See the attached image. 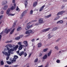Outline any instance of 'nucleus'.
Masks as SVG:
<instances>
[{
  "label": "nucleus",
  "instance_id": "obj_58",
  "mask_svg": "<svg viewBox=\"0 0 67 67\" xmlns=\"http://www.w3.org/2000/svg\"><path fill=\"white\" fill-rule=\"evenodd\" d=\"M31 53H30L29 55V57H31Z\"/></svg>",
  "mask_w": 67,
  "mask_h": 67
},
{
  "label": "nucleus",
  "instance_id": "obj_13",
  "mask_svg": "<svg viewBox=\"0 0 67 67\" xmlns=\"http://www.w3.org/2000/svg\"><path fill=\"white\" fill-rule=\"evenodd\" d=\"M47 58V55L46 54H45V55L42 57V58L43 59H46Z\"/></svg>",
  "mask_w": 67,
  "mask_h": 67
},
{
  "label": "nucleus",
  "instance_id": "obj_10",
  "mask_svg": "<svg viewBox=\"0 0 67 67\" xmlns=\"http://www.w3.org/2000/svg\"><path fill=\"white\" fill-rule=\"evenodd\" d=\"M7 3H8L7 1H4L2 2V4H3V5H5V4H7Z\"/></svg>",
  "mask_w": 67,
  "mask_h": 67
},
{
  "label": "nucleus",
  "instance_id": "obj_8",
  "mask_svg": "<svg viewBox=\"0 0 67 67\" xmlns=\"http://www.w3.org/2000/svg\"><path fill=\"white\" fill-rule=\"evenodd\" d=\"M10 9L8 8V9H7V11H6V14L7 15H8V16H9V15H10Z\"/></svg>",
  "mask_w": 67,
  "mask_h": 67
},
{
  "label": "nucleus",
  "instance_id": "obj_17",
  "mask_svg": "<svg viewBox=\"0 0 67 67\" xmlns=\"http://www.w3.org/2000/svg\"><path fill=\"white\" fill-rule=\"evenodd\" d=\"M42 46V44L41 43H39L38 44V47L40 48V47H41Z\"/></svg>",
  "mask_w": 67,
  "mask_h": 67
},
{
  "label": "nucleus",
  "instance_id": "obj_5",
  "mask_svg": "<svg viewBox=\"0 0 67 67\" xmlns=\"http://www.w3.org/2000/svg\"><path fill=\"white\" fill-rule=\"evenodd\" d=\"M32 32H33L32 30H29L27 31H26L25 34H30L31 33H32Z\"/></svg>",
  "mask_w": 67,
  "mask_h": 67
},
{
  "label": "nucleus",
  "instance_id": "obj_38",
  "mask_svg": "<svg viewBox=\"0 0 67 67\" xmlns=\"http://www.w3.org/2000/svg\"><path fill=\"white\" fill-rule=\"evenodd\" d=\"M15 15V14H12L11 13H10L9 15V16H14Z\"/></svg>",
  "mask_w": 67,
  "mask_h": 67
},
{
  "label": "nucleus",
  "instance_id": "obj_16",
  "mask_svg": "<svg viewBox=\"0 0 67 67\" xmlns=\"http://www.w3.org/2000/svg\"><path fill=\"white\" fill-rule=\"evenodd\" d=\"M45 7V5H43L40 8L39 10V11L40 12L41 11H42V10H43V9H44V8Z\"/></svg>",
  "mask_w": 67,
  "mask_h": 67
},
{
  "label": "nucleus",
  "instance_id": "obj_40",
  "mask_svg": "<svg viewBox=\"0 0 67 67\" xmlns=\"http://www.w3.org/2000/svg\"><path fill=\"white\" fill-rule=\"evenodd\" d=\"M4 13V11H3V10H1V11L0 13L1 14H3Z\"/></svg>",
  "mask_w": 67,
  "mask_h": 67
},
{
  "label": "nucleus",
  "instance_id": "obj_36",
  "mask_svg": "<svg viewBox=\"0 0 67 67\" xmlns=\"http://www.w3.org/2000/svg\"><path fill=\"white\" fill-rule=\"evenodd\" d=\"M16 11H18V12H20V10L19 8L18 7H17V8L16 9Z\"/></svg>",
  "mask_w": 67,
  "mask_h": 67
},
{
  "label": "nucleus",
  "instance_id": "obj_25",
  "mask_svg": "<svg viewBox=\"0 0 67 67\" xmlns=\"http://www.w3.org/2000/svg\"><path fill=\"white\" fill-rule=\"evenodd\" d=\"M51 14H50L49 15H48L47 16H45L44 17L45 18H49V17H51Z\"/></svg>",
  "mask_w": 67,
  "mask_h": 67
},
{
  "label": "nucleus",
  "instance_id": "obj_33",
  "mask_svg": "<svg viewBox=\"0 0 67 67\" xmlns=\"http://www.w3.org/2000/svg\"><path fill=\"white\" fill-rule=\"evenodd\" d=\"M26 12H27V11L26 10H25L24 12H23L22 14L24 15H25V14L26 13Z\"/></svg>",
  "mask_w": 67,
  "mask_h": 67
},
{
  "label": "nucleus",
  "instance_id": "obj_60",
  "mask_svg": "<svg viewBox=\"0 0 67 67\" xmlns=\"http://www.w3.org/2000/svg\"><path fill=\"white\" fill-rule=\"evenodd\" d=\"M23 35H20V37H23Z\"/></svg>",
  "mask_w": 67,
  "mask_h": 67
},
{
  "label": "nucleus",
  "instance_id": "obj_59",
  "mask_svg": "<svg viewBox=\"0 0 67 67\" xmlns=\"http://www.w3.org/2000/svg\"><path fill=\"white\" fill-rule=\"evenodd\" d=\"M63 1H64V2H67V0H63Z\"/></svg>",
  "mask_w": 67,
  "mask_h": 67
},
{
  "label": "nucleus",
  "instance_id": "obj_39",
  "mask_svg": "<svg viewBox=\"0 0 67 67\" xmlns=\"http://www.w3.org/2000/svg\"><path fill=\"white\" fill-rule=\"evenodd\" d=\"M20 37H16L15 38V40H20Z\"/></svg>",
  "mask_w": 67,
  "mask_h": 67
},
{
  "label": "nucleus",
  "instance_id": "obj_46",
  "mask_svg": "<svg viewBox=\"0 0 67 67\" xmlns=\"http://www.w3.org/2000/svg\"><path fill=\"white\" fill-rule=\"evenodd\" d=\"M1 65H3L4 64V63H3V61H2L1 62Z\"/></svg>",
  "mask_w": 67,
  "mask_h": 67
},
{
  "label": "nucleus",
  "instance_id": "obj_1",
  "mask_svg": "<svg viewBox=\"0 0 67 67\" xmlns=\"http://www.w3.org/2000/svg\"><path fill=\"white\" fill-rule=\"evenodd\" d=\"M13 48L10 49V50H9L8 52H7L8 50L7 49H4V51L2 52V53L3 55H5L6 56H9L10 55V54H13V53L12 52L14 51H16V49L19 47V45H17L16 46L15 45H13Z\"/></svg>",
  "mask_w": 67,
  "mask_h": 67
},
{
  "label": "nucleus",
  "instance_id": "obj_31",
  "mask_svg": "<svg viewBox=\"0 0 67 67\" xmlns=\"http://www.w3.org/2000/svg\"><path fill=\"white\" fill-rule=\"evenodd\" d=\"M33 10L32 9L30 11V14H31V15L32 14H33Z\"/></svg>",
  "mask_w": 67,
  "mask_h": 67
},
{
  "label": "nucleus",
  "instance_id": "obj_56",
  "mask_svg": "<svg viewBox=\"0 0 67 67\" xmlns=\"http://www.w3.org/2000/svg\"><path fill=\"white\" fill-rule=\"evenodd\" d=\"M13 3H15V0H13Z\"/></svg>",
  "mask_w": 67,
  "mask_h": 67
},
{
  "label": "nucleus",
  "instance_id": "obj_3",
  "mask_svg": "<svg viewBox=\"0 0 67 67\" xmlns=\"http://www.w3.org/2000/svg\"><path fill=\"white\" fill-rule=\"evenodd\" d=\"M33 26V25H32L30 26H28L27 27H26L25 28L26 30H28L30 29V28H31Z\"/></svg>",
  "mask_w": 67,
  "mask_h": 67
},
{
  "label": "nucleus",
  "instance_id": "obj_28",
  "mask_svg": "<svg viewBox=\"0 0 67 67\" xmlns=\"http://www.w3.org/2000/svg\"><path fill=\"white\" fill-rule=\"evenodd\" d=\"M8 45L9 46V48H13V45L12 46V45L11 44H8Z\"/></svg>",
  "mask_w": 67,
  "mask_h": 67
},
{
  "label": "nucleus",
  "instance_id": "obj_34",
  "mask_svg": "<svg viewBox=\"0 0 67 67\" xmlns=\"http://www.w3.org/2000/svg\"><path fill=\"white\" fill-rule=\"evenodd\" d=\"M3 31L0 34V42L1 41V37H2V36L1 34H3Z\"/></svg>",
  "mask_w": 67,
  "mask_h": 67
},
{
  "label": "nucleus",
  "instance_id": "obj_27",
  "mask_svg": "<svg viewBox=\"0 0 67 67\" xmlns=\"http://www.w3.org/2000/svg\"><path fill=\"white\" fill-rule=\"evenodd\" d=\"M22 29V28L21 27H18L17 28V31H20Z\"/></svg>",
  "mask_w": 67,
  "mask_h": 67
},
{
  "label": "nucleus",
  "instance_id": "obj_50",
  "mask_svg": "<svg viewBox=\"0 0 67 67\" xmlns=\"http://www.w3.org/2000/svg\"><path fill=\"white\" fill-rule=\"evenodd\" d=\"M55 49H57V50H58V47H57V46L55 47Z\"/></svg>",
  "mask_w": 67,
  "mask_h": 67
},
{
  "label": "nucleus",
  "instance_id": "obj_48",
  "mask_svg": "<svg viewBox=\"0 0 67 67\" xmlns=\"http://www.w3.org/2000/svg\"><path fill=\"white\" fill-rule=\"evenodd\" d=\"M11 42H12V41H7V43H11Z\"/></svg>",
  "mask_w": 67,
  "mask_h": 67
},
{
  "label": "nucleus",
  "instance_id": "obj_12",
  "mask_svg": "<svg viewBox=\"0 0 67 67\" xmlns=\"http://www.w3.org/2000/svg\"><path fill=\"white\" fill-rule=\"evenodd\" d=\"M25 46H19V47L18 48V49L19 51H20L22 49V48L23 47H24Z\"/></svg>",
  "mask_w": 67,
  "mask_h": 67
},
{
  "label": "nucleus",
  "instance_id": "obj_51",
  "mask_svg": "<svg viewBox=\"0 0 67 67\" xmlns=\"http://www.w3.org/2000/svg\"><path fill=\"white\" fill-rule=\"evenodd\" d=\"M42 55V53H40L39 54V57H41V56Z\"/></svg>",
  "mask_w": 67,
  "mask_h": 67
},
{
  "label": "nucleus",
  "instance_id": "obj_22",
  "mask_svg": "<svg viewBox=\"0 0 67 67\" xmlns=\"http://www.w3.org/2000/svg\"><path fill=\"white\" fill-rule=\"evenodd\" d=\"M27 0H26L25 1V7H27Z\"/></svg>",
  "mask_w": 67,
  "mask_h": 67
},
{
  "label": "nucleus",
  "instance_id": "obj_29",
  "mask_svg": "<svg viewBox=\"0 0 67 67\" xmlns=\"http://www.w3.org/2000/svg\"><path fill=\"white\" fill-rule=\"evenodd\" d=\"M15 30V28H14L12 30V31L10 32V34H13V33L14 32V31Z\"/></svg>",
  "mask_w": 67,
  "mask_h": 67
},
{
  "label": "nucleus",
  "instance_id": "obj_35",
  "mask_svg": "<svg viewBox=\"0 0 67 67\" xmlns=\"http://www.w3.org/2000/svg\"><path fill=\"white\" fill-rule=\"evenodd\" d=\"M59 18V16H58L54 19V20H58Z\"/></svg>",
  "mask_w": 67,
  "mask_h": 67
},
{
  "label": "nucleus",
  "instance_id": "obj_6",
  "mask_svg": "<svg viewBox=\"0 0 67 67\" xmlns=\"http://www.w3.org/2000/svg\"><path fill=\"white\" fill-rule=\"evenodd\" d=\"M8 8V5H6L4 6L2 8V9L4 10H6Z\"/></svg>",
  "mask_w": 67,
  "mask_h": 67
},
{
  "label": "nucleus",
  "instance_id": "obj_57",
  "mask_svg": "<svg viewBox=\"0 0 67 67\" xmlns=\"http://www.w3.org/2000/svg\"><path fill=\"white\" fill-rule=\"evenodd\" d=\"M34 41H35V39H33L32 40V42H34Z\"/></svg>",
  "mask_w": 67,
  "mask_h": 67
},
{
  "label": "nucleus",
  "instance_id": "obj_11",
  "mask_svg": "<svg viewBox=\"0 0 67 67\" xmlns=\"http://www.w3.org/2000/svg\"><path fill=\"white\" fill-rule=\"evenodd\" d=\"M10 31V29H8L7 30V29H6L4 30V32L6 33L7 34H8Z\"/></svg>",
  "mask_w": 67,
  "mask_h": 67
},
{
  "label": "nucleus",
  "instance_id": "obj_44",
  "mask_svg": "<svg viewBox=\"0 0 67 67\" xmlns=\"http://www.w3.org/2000/svg\"><path fill=\"white\" fill-rule=\"evenodd\" d=\"M38 60V59L37 58H36L34 60L35 63H36L37 62Z\"/></svg>",
  "mask_w": 67,
  "mask_h": 67
},
{
  "label": "nucleus",
  "instance_id": "obj_62",
  "mask_svg": "<svg viewBox=\"0 0 67 67\" xmlns=\"http://www.w3.org/2000/svg\"><path fill=\"white\" fill-rule=\"evenodd\" d=\"M18 66L17 65H14V67H16Z\"/></svg>",
  "mask_w": 67,
  "mask_h": 67
},
{
  "label": "nucleus",
  "instance_id": "obj_21",
  "mask_svg": "<svg viewBox=\"0 0 67 67\" xmlns=\"http://www.w3.org/2000/svg\"><path fill=\"white\" fill-rule=\"evenodd\" d=\"M11 7L10 9V10H14V9L15 8V7H14V6H13L12 5H11Z\"/></svg>",
  "mask_w": 67,
  "mask_h": 67
},
{
  "label": "nucleus",
  "instance_id": "obj_4",
  "mask_svg": "<svg viewBox=\"0 0 67 67\" xmlns=\"http://www.w3.org/2000/svg\"><path fill=\"white\" fill-rule=\"evenodd\" d=\"M50 29H51V28L49 27L43 30H42V31L43 32H47V31H49Z\"/></svg>",
  "mask_w": 67,
  "mask_h": 67
},
{
  "label": "nucleus",
  "instance_id": "obj_20",
  "mask_svg": "<svg viewBox=\"0 0 67 67\" xmlns=\"http://www.w3.org/2000/svg\"><path fill=\"white\" fill-rule=\"evenodd\" d=\"M16 22H17V20H15V23H14L13 24V25L12 27L13 28H14V27H15V26L16 25Z\"/></svg>",
  "mask_w": 67,
  "mask_h": 67
},
{
  "label": "nucleus",
  "instance_id": "obj_45",
  "mask_svg": "<svg viewBox=\"0 0 67 67\" xmlns=\"http://www.w3.org/2000/svg\"><path fill=\"white\" fill-rule=\"evenodd\" d=\"M24 55L25 56V57H26L27 56V54L26 52L24 53Z\"/></svg>",
  "mask_w": 67,
  "mask_h": 67
},
{
  "label": "nucleus",
  "instance_id": "obj_41",
  "mask_svg": "<svg viewBox=\"0 0 67 67\" xmlns=\"http://www.w3.org/2000/svg\"><path fill=\"white\" fill-rule=\"evenodd\" d=\"M24 16V15H23L22 14L20 16V19H22V18Z\"/></svg>",
  "mask_w": 67,
  "mask_h": 67
},
{
  "label": "nucleus",
  "instance_id": "obj_42",
  "mask_svg": "<svg viewBox=\"0 0 67 67\" xmlns=\"http://www.w3.org/2000/svg\"><path fill=\"white\" fill-rule=\"evenodd\" d=\"M60 39H61V38H59L57 40L55 41V42H59V41H60Z\"/></svg>",
  "mask_w": 67,
  "mask_h": 67
},
{
  "label": "nucleus",
  "instance_id": "obj_26",
  "mask_svg": "<svg viewBox=\"0 0 67 67\" xmlns=\"http://www.w3.org/2000/svg\"><path fill=\"white\" fill-rule=\"evenodd\" d=\"M48 38H51V37H52L53 36L51 35V34H49V35H48Z\"/></svg>",
  "mask_w": 67,
  "mask_h": 67
},
{
  "label": "nucleus",
  "instance_id": "obj_49",
  "mask_svg": "<svg viewBox=\"0 0 67 67\" xmlns=\"http://www.w3.org/2000/svg\"><path fill=\"white\" fill-rule=\"evenodd\" d=\"M40 24V23H36V24H35V25H39V24Z\"/></svg>",
  "mask_w": 67,
  "mask_h": 67
},
{
  "label": "nucleus",
  "instance_id": "obj_9",
  "mask_svg": "<svg viewBox=\"0 0 67 67\" xmlns=\"http://www.w3.org/2000/svg\"><path fill=\"white\" fill-rule=\"evenodd\" d=\"M65 11H62L60 12H59L57 14V15H60V14H63L64 13Z\"/></svg>",
  "mask_w": 67,
  "mask_h": 67
},
{
  "label": "nucleus",
  "instance_id": "obj_24",
  "mask_svg": "<svg viewBox=\"0 0 67 67\" xmlns=\"http://www.w3.org/2000/svg\"><path fill=\"white\" fill-rule=\"evenodd\" d=\"M37 2H34V4H33V6L34 7H36V5H37Z\"/></svg>",
  "mask_w": 67,
  "mask_h": 67
},
{
  "label": "nucleus",
  "instance_id": "obj_54",
  "mask_svg": "<svg viewBox=\"0 0 67 67\" xmlns=\"http://www.w3.org/2000/svg\"><path fill=\"white\" fill-rule=\"evenodd\" d=\"M7 51H9V50H10V48H9V47H7Z\"/></svg>",
  "mask_w": 67,
  "mask_h": 67
},
{
  "label": "nucleus",
  "instance_id": "obj_53",
  "mask_svg": "<svg viewBox=\"0 0 67 67\" xmlns=\"http://www.w3.org/2000/svg\"><path fill=\"white\" fill-rule=\"evenodd\" d=\"M9 56L7 57L6 58V60H8V59H9Z\"/></svg>",
  "mask_w": 67,
  "mask_h": 67
},
{
  "label": "nucleus",
  "instance_id": "obj_14",
  "mask_svg": "<svg viewBox=\"0 0 67 67\" xmlns=\"http://www.w3.org/2000/svg\"><path fill=\"white\" fill-rule=\"evenodd\" d=\"M63 22H64V21H63L60 20L57 22V24H63Z\"/></svg>",
  "mask_w": 67,
  "mask_h": 67
},
{
  "label": "nucleus",
  "instance_id": "obj_18",
  "mask_svg": "<svg viewBox=\"0 0 67 67\" xmlns=\"http://www.w3.org/2000/svg\"><path fill=\"white\" fill-rule=\"evenodd\" d=\"M51 53H52V50H51L47 54V56L48 57H49L51 55Z\"/></svg>",
  "mask_w": 67,
  "mask_h": 67
},
{
  "label": "nucleus",
  "instance_id": "obj_63",
  "mask_svg": "<svg viewBox=\"0 0 67 67\" xmlns=\"http://www.w3.org/2000/svg\"><path fill=\"white\" fill-rule=\"evenodd\" d=\"M65 8V7H64V6H63L62 7V9H63V8Z\"/></svg>",
  "mask_w": 67,
  "mask_h": 67
},
{
  "label": "nucleus",
  "instance_id": "obj_32",
  "mask_svg": "<svg viewBox=\"0 0 67 67\" xmlns=\"http://www.w3.org/2000/svg\"><path fill=\"white\" fill-rule=\"evenodd\" d=\"M24 53V52L23 51V52H21L19 54V55L20 56H21V55H23V54Z\"/></svg>",
  "mask_w": 67,
  "mask_h": 67
},
{
  "label": "nucleus",
  "instance_id": "obj_43",
  "mask_svg": "<svg viewBox=\"0 0 67 67\" xmlns=\"http://www.w3.org/2000/svg\"><path fill=\"white\" fill-rule=\"evenodd\" d=\"M3 17V15H1L0 16V20H1L2 19V18Z\"/></svg>",
  "mask_w": 67,
  "mask_h": 67
},
{
  "label": "nucleus",
  "instance_id": "obj_52",
  "mask_svg": "<svg viewBox=\"0 0 67 67\" xmlns=\"http://www.w3.org/2000/svg\"><path fill=\"white\" fill-rule=\"evenodd\" d=\"M16 53H17V54H18V55H19V54H20V53H19V51H17L16 52Z\"/></svg>",
  "mask_w": 67,
  "mask_h": 67
},
{
  "label": "nucleus",
  "instance_id": "obj_55",
  "mask_svg": "<svg viewBox=\"0 0 67 67\" xmlns=\"http://www.w3.org/2000/svg\"><path fill=\"white\" fill-rule=\"evenodd\" d=\"M14 3V7H15H15H16V4H15V3Z\"/></svg>",
  "mask_w": 67,
  "mask_h": 67
},
{
  "label": "nucleus",
  "instance_id": "obj_19",
  "mask_svg": "<svg viewBox=\"0 0 67 67\" xmlns=\"http://www.w3.org/2000/svg\"><path fill=\"white\" fill-rule=\"evenodd\" d=\"M23 43L25 44V45L27 46L28 45V43H27V41H24L23 42Z\"/></svg>",
  "mask_w": 67,
  "mask_h": 67
},
{
  "label": "nucleus",
  "instance_id": "obj_15",
  "mask_svg": "<svg viewBox=\"0 0 67 67\" xmlns=\"http://www.w3.org/2000/svg\"><path fill=\"white\" fill-rule=\"evenodd\" d=\"M10 61H12L11 62H9L8 61H7L6 62L9 65H10V64H11V63H12V60H11V59H10Z\"/></svg>",
  "mask_w": 67,
  "mask_h": 67
},
{
  "label": "nucleus",
  "instance_id": "obj_7",
  "mask_svg": "<svg viewBox=\"0 0 67 67\" xmlns=\"http://www.w3.org/2000/svg\"><path fill=\"white\" fill-rule=\"evenodd\" d=\"M39 23L40 24L43 23H44V21L42 18H40L38 20Z\"/></svg>",
  "mask_w": 67,
  "mask_h": 67
},
{
  "label": "nucleus",
  "instance_id": "obj_2",
  "mask_svg": "<svg viewBox=\"0 0 67 67\" xmlns=\"http://www.w3.org/2000/svg\"><path fill=\"white\" fill-rule=\"evenodd\" d=\"M18 58V56L17 55H14V58L13 59V60H12V63H13L16 61V59L17 58Z\"/></svg>",
  "mask_w": 67,
  "mask_h": 67
},
{
  "label": "nucleus",
  "instance_id": "obj_37",
  "mask_svg": "<svg viewBox=\"0 0 67 67\" xmlns=\"http://www.w3.org/2000/svg\"><path fill=\"white\" fill-rule=\"evenodd\" d=\"M57 29H58V28L57 27H55L52 30L53 31H55V30H57Z\"/></svg>",
  "mask_w": 67,
  "mask_h": 67
},
{
  "label": "nucleus",
  "instance_id": "obj_47",
  "mask_svg": "<svg viewBox=\"0 0 67 67\" xmlns=\"http://www.w3.org/2000/svg\"><path fill=\"white\" fill-rule=\"evenodd\" d=\"M56 62L57 63H60V60H57L56 61Z\"/></svg>",
  "mask_w": 67,
  "mask_h": 67
},
{
  "label": "nucleus",
  "instance_id": "obj_64",
  "mask_svg": "<svg viewBox=\"0 0 67 67\" xmlns=\"http://www.w3.org/2000/svg\"><path fill=\"white\" fill-rule=\"evenodd\" d=\"M31 24V23H28L27 24H28V25H29V24Z\"/></svg>",
  "mask_w": 67,
  "mask_h": 67
},
{
  "label": "nucleus",
  "instance_id": "obj_23",
  "mask_svg": "<svg viewBox=\"0 0 67 67\" xmlns=\"http://www.w3.org/2000/svg\"><path fill=\"white\" fill-rule=\"evenodd\" d=\"M18 45H19V46H24V45L22 44V42H19L17 43Z\"/></svg>",
  "mask_w": 67,
  "mask_h": 67
},
{
  "label": "nucleus",
  "instance_id": "obj_30",
  "mask_svg": "<svg viewBox=\"0 0 67 67\" xmlns=\"http://www.w3.org/2000/svg\"><path fill=\"white\" fill-rule=\"evenodd\" d=\"M47 51H48V48H45L43 49V52H47Z\"/></svg>",
  "mask_w": 67,
  "mask_h": 67
},
{
  "label": "nucleus",
  "instance_id": "obj_61",
  "mask_svg": "<svg viewBox=\"0 0 67 67\" xmlns=\"http://www.w3.org/2000/svg\"><path fill=\"white\" fill-rule=\"evenodd\" d=\"M38 67H43V65H41V66H39Z\"/></svg>",
  "mask_w": 67,
  "mask_h": 67
}]
</instances>
